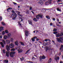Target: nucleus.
<instances>
[{"label":"nucleus","mask_w":63,"mask_h":63,"mask_svg":"<svg viewBox=\"0 0 63 63\" xmlns=\"http://www.w3.org/2000/svg\"><path fill=\"white\" fill-rule=\"evenodd\" d=\"M9 17L11 18H13L12 19L13 20H15L17 17V14H11L9 15Z\"/></svg>","instance_id":"1"},{"label":"nucleus","mask_w":63,"mask_h":63,"mask_svg":"<svg viewBox=\"0 0 63 63\" xmlns=\"http://www.w3.org/2000/svg\"><path fill=\"white\" fill-rule=\"evenodd\" d=\"M53 33L56 35V37H59L60 36H63V33L62 32H61V34L59 33H58L57 32H53Z\"/></svg>","instance_id":"2"},{"label":"nucleus","mask_w":63,"mask_h":63,"mask_svg":"<svg viewBox=\"0 0 63 63\" xmlns=\"http://www.w3.org/2000/svg\"><path fill=\"white\" fill-rule=\"evenodd\" d=\"M56 40L58 42L60 43H63V37H61L59 38H56Z\"/></svg>","instance_id":"3"},{"label":"nucleus","mask_w":63,"mask_h":63,"mask_svg":"<svg viewBox=\"0 0 63 63\" xmlns=\"http://www.w3.org/2000/svg\"><path fill=\"white\" fill-rule=\"evenodd\" d=\"M45 48H46L45 49L46 51H47V50L48 51H50L51 50V46H50L49 47H45Z\"/></svg>","instance_id":"4"},{"label":"nucleus","mask_w":63,"mask_h":63,"mask_svg":"<svg viewBox=\"0 0 63 63\" xmlns=\"http://www.w3.org/2000/svg\"><path fill=\"white\" fill-rule=\"evenodd\" d=\"M55 61L56 62H58L59 60V57L58 56L57 57V55H55V57H54Z\"/></svg>","instance_id":"5"},{"label":"nucleus","mask_w":63,"mask_h":63,"mask_svg":"<svg viewBox=\"0 0 63 63\" xmlns=\"http://www.w3.org/2000/svg\"><path fill=\"white\" fill-rule=\"evenodd\" d=\"M20 12H18L17 14L19 16H21V18H19V21H21V22L22 21H23V19L22 18V15L19 14H20Z\"/></svg>","instance_id":"6"},{"label":"nucleus","mask_w":63,"mask_h":63,"mask_svg":"<svg viewBox=\"0 0 63 63\" xmlns=\"http://www.w3.org/2000/svg\"><path fill=\"white\" fill-rule=\"evenodd\" d=\"M3 51L4 53H6V51L5 50L3 49ZM6 55L7 57L9 56V52H6Z\"/></svg>","instance_id":"7"},{"label":"nucleus","mask_w":63,"mask_h":63,"mask_svg":"<svg viewBox=\"0 0 63 63\" xmlns=\"http://www.w3.org/2000/svg\"><path fill=\"white\" fill-rule=\"evenodd\" d=\"M16 53V52H11L10 54V55L11 57H13L14 56L15 54Z\"/></svg>","instance_id":"8"},{"label":"nucleus","mask_w":63,"mask_h":63,"mask_svg":"<svg viewBox=\"0 0 63 63\" xmlns=\"http://www.w3.org/2000/svg\"><path fill=\"white\" fill-rule=\"evenodd\" d=\"M42 16H43V15L39 14L38 15H37L36 16V18L37 19H39V17L42 18Z\"/></svg>","instance_id":"9"},{"label":"nucleus","mask_w":63,"mask_h":63,"mask_svg":"<svg viewBox=\"0 0 63 63\" xmlns=\"http://www.w3.org/2000/svg\"><path fill=\"white\" fill-rule=\"evenodd\" d=\"M46 0H40L39 2H38V4H40V5H42L44 3H43V1H45Z\"/></svg>","instance_id":"10"},{"label":"nucleus","mask_w":63,"mask_h":63,"mask_svg":"<svg viewBox=\"0 0 63 63\" xmlns=\"http://www.w3.org/2000/svg\"><path fill=\"white\" fill-rule=\"evenodd\" d=\"M14 46H14V45L12 43H11L9 44V47L11 48H14Z\"/></svg>","instance_id":"11"},{"label":"nucleus","mask_w":63,"mask_h":63,"mask_svg":"<svg viewBox=\"0 0 63 63\" xmlns=\"http://www.w3.org/2000/svg\"><path fill=\"white\" fill-rule=\"evenodd\" d=\"M39 58L40 59V60H42V59H45V58H46V57L44 56H43L42 57V56H40Z\"/></svg>","instance_id":"12"},{"label":"nucleus","mask_w":63,"mask_h":63,"mask_svg":"<svg viewBox=\"0 0 63 63\" xmlns=\"http://www.w3.org/2000/svg\"><path fill=\"white\" fill-rule=\"evenodd\" d=\"M5 42L6 44H10V41L9 40H6Z\"/></svg>","instance_id":"13"},{"label":"nucleus","mask_w":63,"mask_h":63,"mask_svg":"<svg viewBox=\"0 0 63 63\" xmlns=\"http://www.w3.org/2000/svg\"><path fill=\"white\" fill-rule=\"evenodd\" d=\"M6 48L7 51H9L10 50V48L9 47V46L7 45L6 46Z\"/></svg>","instance_id":"14"},{"label":"nucleus","mask_w":63,"mask_h":63,"mask_svg":"<svg viewBox=\"0 0 63 63\" xmlns=\"http://www.w3.org/2000/svg\"><path fill=\"white\" fill-rule=\"evenodd\" d=\"M4 30V28L2 27H0V32H2Z\"/></svg>","instance_id":"15"},{"label":"nucleus","mask_w":63,"mask_h":63,"mask_svg":"<svg viewBox=\"0 0 63 63\" xmlns=\"http://www.w3.org/2000/svg\"><path fill=\"white\" fill-rule=\"evenodd\" d=\"M63 49V45H61V47L60 48V51H62V49Z\"/></svg>","instance_id":"16"},{"label":"nucleus","mask_w":63,"mask_h":63,"mask_svg":"<svg viewBox=\"0 0 63 63\" xmlns=\"http://www.w3.org/2000/svg\"><path fill=\"white\" fill-rule=\"evenodd\" d=\"M25 35L26 36H28L29 35V32H26L25 33Z\"/></svg>","instance_id":"17"},{"label":"nucleus","mask_w":63,"mask_h":63,"mask_svg":"<svg viewBox=\"0 0 63 63\" xmlns=\"http://www.w3.org/2000/svg\"><path fill=\"white\" fill-rule=\"evenodd\" d=\"M17 50L18 51V53H20V52H22V51H23L21 49H19L18 50Z\"/></svg>","instance_id":"18"},{"label":"nucleus","mask_w":63,"mask_h":63,"mask_svg":"<svg viewBox=\"0 0 63 63\" xmlns=\"http://www.w3.org/2000/svg\"><path fill=\"white\" fill-rule=\"evenodd\" d=\"M15 44L16 46H18V41H16L15 42Z\"/></svg>","instance_id":"19"},{"label":"nucleus","mask_w":63,"mask_h":63,"mask_svg":"<svg viewBox=\"0 0 63 63\" xmlns=\"http://www.w3.org/2000/svg\"><path fill=\"white\" fill-rule=\"evenodd\" d=\"M8 38V36L6 35H4V39L5 40H6Z\"/></svg>","instance_id":"20"},{"label":"nucleus","mask_w":63,"mask_h":63,"mask_svg":"<svg viewBox=\"0 0 63 63\" xmlns=\"http://www.w3.org/2000/svg\"><path fill=\"white\" fill-rule=\"evenodd\" d=\"M0 44L1 45L2 47H4V44L2 42H1L0 43Z\"/></svg>","instance_id":"21"},{"label":"nucleus","mask_w":63,"mask_h":63,"mask_svg":"<svg viewBox=\"0 0 63 63\" xmlns=\"http://www.w3.org/2000/svg\"><path fill=\"white\" fill-rule=\"evenodd\" d=\"M12 7H9L7 9V12H9V10H12Z\"/></svg>","instance_id":"22"},{"label":"nucleus","mask_w":63,"mask_h":63,"mask_svg":"<svg viewBox=\"0 0 63 63\" xmlns=\"http://www.w3.org/2000/svg\"><path fill=\"white\" fill-rule=\"evenodd\" d=\"M2 42L3 43L4 45H6V42H5V41L4 39H3L2 40Z\"/></svg>","instance_id":"23"},{"label":"nucleus","mask_w":63,"mask_h":63,"mask_svg":"<svg viewBox=\"0 0 63 63\" xmlns=\"http://www.w3.org/2000/svg\"><path fill=\"white\" fill-rule=\"evenodd\" d=\"M48 2L49 4H51V0H48Z\"/></svg>","instance_id":"24"},{"label":"nucleus","mask_w":63,"mask_h":63,"mask_svg":"<svg viewBox=\"0 0 63 63\" xmlns=\"http://www.w3.org/2000/svg\"><path fill=\"white\" fill-rule=\"evenodd\" d=\"M19 43L20 44H21V45H22V46H24V44L22 42H19Z\"/></svg>","instance_id":"25"},{"label":"nucleus","mask_w":63,"mask_h":63,"mask_svg":"<svg viewBox=\"0 0 63 63\" xmlns=\"http://www.w3.org/2000/svg\"><path fill=\"white\" fill-rule=\"evenodd\" d=\"M29 23L30 24H31V25H32V21H29Z\"/></svg>","instance_id":"26"},{"label":"nucleus","mask_w":63,"mask_h":63,"mask_svg":"<svg viewBox=\"0 0 63 63\" xmlns=\"http://www.w3.org/2000/svg\"><path fill=\"white\" fill-rule=\"evenodd\" d=\"M4 62L5 63H8L9 62V61L7 60H5L4 61Z\"/></svg>","instance_id":"27"},{"label":"nucleus","mask_w":63,"mask_h":63,"mask_svg":"<svg viewBox=\"0 0 63 63\" xmlns=\"http://www.w3.org/2000/svg\"><path fill=\"white\" fill-rule=\"evenodd\" d=\"M8 36L9 37H10L12 36V34L11 33H9L8 34Z\"/></svg>","instance_id":"28"},{"label":"nucleus","mask_w":63,"mask_h":63,"mask_svg":"<svg viewBox=\"0 0 63 63\" xmlns=\"http://www.w3.org/2000/svg\"><path fill=\"white\" fill-rule=\"evenodd\" d=\"M57 10L58 11H59V12H61V10H60L59 8H58L57 9Z\"/></svg>","instance_id":"29"},{"label":"nucleus","mask_w":63,"mask_h":63,"mask_svg":"<svg viewBox=\"0 0 63 63\" xmlns=\"http://www.w3.org/2000/svg\"><path fill=\"white\" fill-rule=\"evenodd\" d=\"M33 20L34 21H37V19L35 18H34V19H33Z\"/></svg>","instance_id":"30"},{"label":"nucleus","mask_w":63,"mask_h":63,"mask_svg":"<svg viewBox=\"0 0 63 63\" xmlns=\"http://www.w3.org/2000/svg\"><path fill=\"white\" fill-rule=\"evenodd\" d=\"M51 59L50 58L48 61V63H50V62H51Z\"/></svg>","instance_id":"31"},{"label":"nucleus","mask_w":63,"mask_h":63,"mask_svg":"<svg viewBox=\"0 0 63 63\" xmlns=\"http://www.w3.org/2000/svg\"><path fill=\"white\" fill-rule=\"evenodd\" d=\"M45 5H48L49 4L48 2V1L46 2L45 3Z\"/></svg>","instance_id":"32"},{"label":"nucleus","mask_w":63,"mask_h":63,"mask_svg":"<svg viewBox=\"0 0 63 63\" xmlns=\"http://www.w3.org/2000/svg\"><path fill=\"white\" fill-rule=\"evenodd\" d=\"M46 17L48 19H50V17H49V16H46Z\"/></svg>","instance_id":"33"},{"label":"nucleus","mask_w":63,"mask_h":63,"mask_svg":"<svg viewBox=\"0 0 63 63\" xmlns=\"http://www.w3.org/2000/svg\"><path fill=\"white\" fill-rule=\"evenodd\" d=\"M18 25H19L20 26H21V24H20V22H18Z\"/></svg>","instance_id":"34"},{"label":"nucleus","mask_w":63,"mask_h":63,"mask_svg":"<svg viewBox=\"0 0 63 63\" xmlns=\"http://www.w3.org/2000/svg\"><path fill=\"white\" fill-rule=\"evenodd\" d=\"M57 55L58 56H60V55H61V53L60 52L58 54V53H57Z\"/></svg>","instance_id":"35"},{"label":"nucleus","mask_w":63,"mask_h":63,"mask_svg":"<svg viewBox=\"0 0 63 63\" xmlns=\"http://www.w3.org/2000/svg\"><path fill=\"white\" fill-rule=\"evenodd\" d=\"M32 40L33 42H34L35 41V39L33 37L32 38Z\"/></svg>","instance_id":"36"},{"label":"nucleus","mask_w":63,"mask_h":63,"mask_svg":"<svg viewBox=\"0 0 63 63\" xmlns=\"http://www.w3.org/2000/svg\"><path fill=\"white\" fill-rule=\"evenodd\" d=\"M47 43H44L43 45L44 46H46L47 45Z\"/></svg>","instance_id":"37"},{"label":"nucleus","mask_w":63,"mask_h":63,"mask_svg":"<svg viewBox=\"0 0 63 63\" xmlns=\"http://www.w3.org/2000/svg\"><path fill=\"white\" fill-rule=\"evenodd\" d=\"M10 41L11 42H14V39H13V38H11Z\"/></svg>","instance_id":"38"},{"label":"nucleus","mask_w":63,"mask_h":63,"mask_svg":"<svg viewBox=\"0 0 63 63\" xmlns=\"http://www.w3.org/2000/svg\"><path fill=\"white\" fill-rule=\"evenodd\" d=\"M15 49L13 48L11 49V51H15Z\"/></svg>","instance_id":"39"},{"label":"nucleus","mask_w":63,"mask_h":63,"mask_svg":"<svg viewBox=\"0 0 63 63\" xmlns=\"http://www.w3.org/2000/svg\"><path fill=\"white\" fill-rule=\"evenodd\" d=\"M1 34L3 35H5V33L4 32H2L1 33Z\"/></svg>","instance_id":"40"},{"label":"nucleus","mask_w":63,"mask_h":63,"mask_svg":"<svg viewBox=\"0 0 63 63\" xmlns=\"http://www.w3.org/2000/svg\"><path fill=\"white\" fill-rule=\"evenodd\" d=\"M1 23L3 25H5V23H4V22H1Z\"/></svg>","instance_id":"41"},{"label":"nucleus","mask_w":63,"mask_h":63,"mask_svg":"<svg viewBox=\"0 0 63 63\" xmlns=\"http://www.w3.org/2000/svg\"><path fill=\"white\" fill-rule=\"evenodd\" d=\"M20 60L21 61H23L24 60V58H20Z\"/></svg>","instance_id":"42"},{"label":"nucleus","mask_w":63,"mask_h":63,"mask_svg":"<svg viewBox=\"0 0 63 63\" xmlns=\"http://www.w3.org/2000/svg\"><path fill=\"white\" fill-rule=\"evenodd\" d=\"M48 40V41H50V40H47V39H45V42H47Z\"/></svg>","instance_id":"43"},{"label":"nucleus","mask_w":63,"mask_h":63,"mask_svg":"<svg viewBox=\"0 0 63 63\" xmlns=\"http://www.w3.org/2000/svg\"><path fill=\"white\" fill-rule=\"evenodd\" d=\"M53 31H57V30L55 28H54V29Z\"/></svg>","instance_id":"44"},{"label":"nucleus","mask_w":63,"mask_h":63,"mask_svg":"<svg viewBox=\"0 0 63 63\" xmlns=\"http://www.w3.org/2000/svg\"><path fill=\"white\" fill-rule=\"evenodd\" d=\"M2 20V16H0V20Z\"/></svg>","instance_id":"45"},{"label":"nucleus","mask_w":63,"mask_h":63,"mask_svg":"<svg viewBox=\"0 0 63 63\" xmlns=\"http://www.w3.org/2000/svg\"><path fill=\"white\" fill-rule=\"evenodd\" d=\"M32 7H30V10H32Z\"/></svg>","instance_id":"46"},{"label":"nucleus","mask_w":63,"mask_h":63,"mask_svg":"<svg viewBox=\"0 0 63 63\" xmlns=\"http://www.w3.org/2000/svg\"><path fill=\"white\" fill-rule=\"evenodd\" d=\"M46 9L45 8H43L42 9L43 11H46Z\"/></svg>","instance_id":"47"},{"label":"nucleus","mask_w":63,"mask_h":63,"mask_svg":"<svg viewBox=\"0 0 63 63\" xmlns=\"http://www.w3.org/2000/svg\"><path fill=\"white\" fill-rule=\"evenodd\" d=\"M30 50H28V51H27V52L26 53V54H27V53H28V52Z\"/></svg>","instance_id":"48"},{"label":"nucleus","mask_w":63,"mask_h":63,"mask_svg":"<svg viewBox=\"0 0 63 63\" xmlns=\"http://www.w3.org/2000/svg\"><path fill=\"white\" fill-rule=\"evenodd\" d=\"M50 26H52V25H53V24H52V23H50Z\"/></svg>","instance_id":"49"},{"label":"nucleus","mask_w":63,"mask_h":63,"mask_svg":"<svg viewBox=\"0 0 63 63\" xmlns=\"http://www.w3.org/2000/svg\"><path fill=\"white\" fill-rule=\"evenodd\" d=\"M53 20L54 21H55V19L54 18H53Z\"/></svg>","instance_id":"50"},{"label":"nucleus","mask_w":63,"mask_h":63,"mask_svg":"<svg viewBox=\"0 0 63 63\" xmlns=\"http://www.w3.org/2000/svg\"><path fill=\"white\" fill-rule=\"evenodd\" d=\"M5 32H9V31L8 30H6L5 31Z\"/></svg>","instance_id":"51"},{"label":"nucleus","mask_w":63,"mask_h":63,"mask_svg":"<svg viewBox=\"0 0 63 63\" xmlns=\"http://www.w3.org/2000/svg\"><path fill=\"white\" fill-rule=\"evenodd\" d=\"M12 13H15V11L13 10H12Z\"/></svg>","instance_id":"52"},{"label":"nucleus","mask_w":63,"mask_h":63,"mask_svg":"<svg viewBox=\"0 0 63 63\" xmlns=\"http://www.w3.org/2000/svg\"><path fill=\"white\" fill-rule=\"evenodd\" d=\"M34 39H37V37L36 36H34L33 37Z\"/></svg>","instance_id":"53"},{"label":"nucleus","mask_w":63,"mask_h":63,"mask_svg":"<svg viewBox=\"0 0 63 63\" xmlns=\"http://www.w3.org/2000/svg\"><path fill=\"white\" fill-rule=\"evenodd\" d=\"M0 38H1H1H2V36L0 35Z\"/></svg>","instance_id":"54"},{"label":"nucleus","mask_w":63,"mask_h":63,"mask_svg":"<svg viewBox=\"0 0 63 63\" xmlns=\"http://www.w3.org/2000/svg\"><path fill=\"white\" fill-rule=\"evenodd\" d=\"M13 4H14L15 5H16V4H17L15 2H13Z\"/></svg>","instance_id":"55"},{"label":"nucleus","mask_w":63,"mask_h":63,"mask_svg":"<svg viewBox=\"0 0 63 63\" xmlns=\"http://www.w3.org/2000/svg\"><path fill=\"white\" fill-rule=\"evenodd\" d=\"M38 31H34L33 32H38Z\"/></svg>","instance_id":"56"},{"label":"nucleus","mask_w":63,"mask_h":63,"mask_svg":"<svg viewBox=\"0 0 63 63\" xmlns=\"http://www.w3.org/2000/svg\"><path fill=\"white\" fill-rule=\"evenodd\" d=\"M5 32L6 33H7V34L9 33V32Z\"/></svg>","instance_id":"57"},{"label":"nucleus","mask_w":63,"mask_h":63,"mask_svg":"<svg viewBox=\"0 0 63 63\" xmlns=\"http://www.w3.org/2000/svg\"><path fill=\"white\" fill-rule=\"evenodd\" d=\"M31 12H32V13L33 14H34V12H33V11H32Z\"/></svg>","instance_id":"58"},{"label":"nucleus","mask_w":63,"mask_h":63,"mask_svg":"<svg viewBox=\"0 0 63 63\" xmlns=\"http://www.w3.org/2000/svg\"><path fill=\"white\" fill-rule=\"evenodd\" d=\"M29 63H33V62H28Z\"/></svg>","instance_id":"59"},{"label":"nucleus","mask_w":63,"mask_h":63,"mask_svg":"<svg viewBox=\"0 0 63 63\" xmlns=\"http://www.w3.org/2000/svg\"><path fill=\"white\" fill-rule=\"evenodd\" d=\"M57 20V21H58V22H59V19H58Z\"/></svg>","instance_id":"60"},{"label":"nucleus","mask_w":63,"mask_h":63,"mask_svg":"<svg viewBox=\"0 0 63 63\" xmlns=\"http://www.w3.org/2000/svg\"><path fill=\"white\" fill-rule=\"evenodd\" d=\"M53 43L54 44V41L53 40H52Z\"/></svg>","instance_id":"61"},{"label":"nucleus","mask_w":63,"mask_h":63,"mask_svg":"<svg viewBox=\"0 0 63 63\" xmlns=\"http://www.w3.org/2000/svg\"><path fill=\"white\" fill-rule=\"evenodd\" d=\"M39 40V39L37 38L36 39V41H38Z\"/></svg>","instance_id":"62"},{"label":"nucleus","mask_w":63,"mask_h":63,"mask_svg":"<svg viewBox=\"0 0 63 63\" xmlns=\"http://www.w3.org/2000/svg\"><path fill=\"white\" fill-rule=\"evenodd\" d=\"M60 63H63V62L62 61H61L60 62Z\"/></svg>","instance_id":"63"},{"label":"nucleus","mask_w":63,"mask_h":63,"mask_svg":"<svg viewBox=\"0 0 63 63\" xmlns=\"http://www.w3.org/2000/svg\"><path fill=\"white\" fill-rule=\"evenodd\" d=\"M53 27H56V26H55V25H54L53 26Z\"/></svg>","instance_id":"64"}]
</instances>
